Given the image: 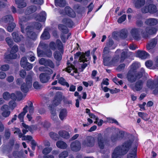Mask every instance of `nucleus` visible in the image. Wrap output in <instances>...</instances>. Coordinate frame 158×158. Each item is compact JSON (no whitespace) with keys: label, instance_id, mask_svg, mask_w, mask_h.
Wrapping results in <instances>:
<instances>
[{"label":"nucleus","instance_id":"obj_4","mask_svg":"<svg viewBox=\"0 0 158 158\" xmlns=\"http://www.w3.org/2000/svg\"><path fill=\"white\" fill-rule=\"evenodd\" d=\"M90 52L88 51L85 53H82L81 54L80 52H78L75 54V58H77L80 56L79 61L80 62H82L84 64L81 65V68L83 70L87 65V63H85V62L88 61L90 59Z\"/></svg>","mask_w":158,"mask_h":158},{"label":"nucleus","instance_id":"obj_18","mask_svg":"<svg viewBox=\"0 0 158 158\" xmlns=\"http://www.w3.org/2000/svg\"><path fill=\"white\" fill-rule=\"evenodd\" d=\"M65 13L69 16L73 18L75 17L76 14L74 11L69 7H65L64 9Z\"/></svg>","mask_w":158,"mask_h":158},{"label":"nucleus","instance_id":"obj_53","mask_svg":"<svg viewBox=\"0 0 158 158\" xmlns=\"http://www.w3.org/2000/svg\"><path fill=\"white\" fill-rule=\"evenodd\" d=\"M10 67L8 64H4L1 66L0 69L3 71H7L9 69Z\"/></svg>","mask_w":158,"mask_h":158},{"label":"nucleus","instance_id":"obj_2","mask_svg":"<svg viewBox=\"0 0 158 158\" xmlns=\"http://www.w3.org/2000/svg\"><path fill=\"white\" fill-rule=\"evenodd\" d=\"M133 139L127 140L122 146L117 147L114 150L112 158H121L123 155L127 153L130 147L132 145Z\"/></svg>","mask_w":158,"mask_h":158},{"label":"nucleus","instance_id":"obj_64","mask_svg":"<svg viewBox=\"0 0 158 158\" xmlns=\"http://www.w3.org/2000/svg\"><path fill=\"white\" fill-rule=\"evenodd\" d=\"M26 74V72L24 70H22L20 72V76L22 78H24L25 77Z\"/></svg>","mask_w":158,"mask_h":158},{"label":"nucleus","instance_id":"obj_40","mask_svg":"<svg viewBox=\"0 0 158 158\" xmlns=\"http://www.w3.org/2000/svg\"><path fill=\"white\" fill-rule=\"evenodd\" d=\"M138 115L144 120L147 121L149 119V117L148 116V115L146 113L139 112L138 113Z\"/></svg>","mask_w":158,"mask_h":158},{"label":"nucleus","instance_id":"obj_54","mask_svg":"<svg viewBox=\"0 0 158 158\" xmlns=\"http://www.w3.org/2000/svg\"><path fill=\"white\" fill-rule=\"evenodd\" d=\"M52 150L51 148H46L43 150V153L44 154H47L49 153Z\"/></svg>","mask_w":158,"mask_h":158},{"label":"nucleus","instance_id":"obj_24","mask_svg":"<svg viewBox=\"0 0 158 158\" xmlns=\"http://www.w3.org/2000/svg\"><path fill=\"white\" fill-rule=\"evenodd\" d=\"M68 66L67 68H66V71L69 73H71L72 71L73 73H77V69L74 66L73 64H70V63H68Z\"/></svg>","mask_w":158,"mask_h":158},{"label":"nucleus","instance_id":"obj_27","mask_svg":"<svg viewBox=\"0 0 158 158\" xmlns=\"http://www.w3.org/2000/svg\"><path fill=\"white\" fill-rule=\"evenodd\" d=\"M62 23L66 26L72 27L73 25V21L70 19L67 18H64L62 20Z\"/></svg>","mask_w":158,"mask_h":158},{"label":"nucleus","instance_id":"obj_23","mask_svg":"<svg viewBox=\"0 0 158 158\" xmlns=\"http://www.w3.org/2000/svg\"><path fill=\"white\" fill-rule=\"evenodd\" d=\"M157 43L156 40H151L147 44L146 47L148 50L153 48Z\"/></svg>","mask_w":158,"mask_h":158},{"label":"nucleus","instance_id":"obj_59","mask_svg":"<svg viewBox=\"0 0 158 158\" xmlns=\"http://www.w3.org/2000/svg\"><path fill=\"white\" fill-rule=\"evenodd\" d=\"M46 66H48L52 68L54 67V65L52 62L50 60H48Z\"/></svg>","mask_w":158,"mask_h":158},{"label":"nucleus","instance_id":"obj_21","mask_svg":"<svg viewBox=\"0 0 158 158\" xmlns=\"http://www.w3.org/2000/svg\"><path fill=\"white\" fill-rule=\"evenodd\" d=\"M119 57L118 55L116 56L110 61V63L105 62L106 65H110V66H114L117 64L118 61Z\"/></svg>","mask_w":158,"mask_h":158},{"label":"nucleus","instance_id":"obj_36","mask_svg":"<svg viewBox=\"0 0 158 158\" xmlns=\"http://www.w3.org/2000/svg\"><path fill=\"white\" fill-rule=\"evenodd\" d=\"M136 146L134 147L133 150H132V153H130L127 155V158H135L136 153L137 151Z\"/></svg>","mask_w":158,"mask_h":158},{"label":"nucleus","instance_id":"obj_11","mask_svg":"<svg viewBox=\"0 0 158 158\" xmlns=\"http://www.w3.org/2000/svg\"><path fill=\"white\" fill-rule=\"evenodd\" d=\"M143 84L144 82L143 81L139 80L137 81L135 85H130V87L134 91H139L142 89Z\"/></svg>","mask_w":158,"mask_h":158},{"label":"nucleus","instance_id":"obj_28","mask_svg":"<svg viewBox=\"0 0 158 158\" xmlns=\"http://www.w3.org/2000/svg\"><path fill=\"white\" fill-rule=\"evenodd\" d=\"M120 135H112L111 138V140L113 142H115L117 140L122 139L124 136V134L122 132H120Z\"/></svg>","mask_w":158,"mask_h":158},{"label":"nucleus","instance_id":"obj_31","mask_svg":"<svg viewBox=\"0 0 158 158\" xmlns=\"http://www.w3.org/2000/svg\"><path fill=\"white\" fill-rule=\"evenodd\" d=\"M67 114V112L66 110L65 109H62L60 112L59 117L61 120H63L66 118Z\"/></svg>","mask_w":158,"mask_h":158},{"label":"nucleus","instance_id":"obj_41","mask_svg":"<svg viewBox=\"0 0 158 158\" xmlns=\"http://www.w3.org/2000/svg\"><path fill=\"white\" fill-rule=\"evenodd\" d=\"M36 10V8L35 6H31L27 8V10L26 12V13L27 14H30L35 12Z\"/></svg>","mask_w":158,"mask_h":158},{"label":"nucleus","instance_id":"obj_13","mask_svg":"<svg viewBox=\"0 0 158 158\" xmlns=\"http://www.w3.org/2000/svg\"><path fill=\"white\" fill-rule=\"evenodd\" d=\"M18 50V48L16 45H14L12 48L10 53L6 56L5 57L8 59H15L16 58L17 55L15 53Z\"/></svg>","mask_w":158,"mask_h":158},{"label":"nucleus","instance_id":"obj_44","mask_svg":"<svg viewBox=\"0 0 158 158\" xmlns=\"http://www.w3.org/2000/svg\"><path fill=\"white\" fill-rule=\"evenodd\" d=\"M123 52L121 53V60L122 61H123L127 57L128 50L125 49L123 50Z\"/></svg>","mask_w":158,"mask_h":158},{"label":"nucleus","instance_id":"obj_3","mask_svg":"<svg viewBox=\"0 0 158 158\" xmlns=\"http://www.w3.org/2000/svg\"><path fill=\"white\" fill-rule=\"evenodd\" d=\"M28 19L25 17H22L20 19L19 23L21 26V31L23 33L26 32L27 35L28 37L31 39L36 38V34L33 32L32 27L30 26H27V22Z\"/></svg>","mask_w":158,"mask_h":158},{"label":"nucleus","instance_id":"obj_34","mask_svg":"<svg viewBox=\"0 0 158 158\" xmlns=\"http://www.w3.org/2000/svg\"><path fill=\"white\" fill-rule=\"evenodd\" d=\"M140 66V64L138 62H135L132 64L131 66L130 69L129 71L132 72H135V71Z\"/></svg>","mask_w":158,"mask_h":158},{"label":"nucleus","instance_id":"obj_62","mask_svg":"<svg viewBox=\"0 0 158 158\" xmlns=\"http://www.w3.org/2000/svg\"><path fill=\"white\" fill-rule=\"evenodd\" d=\"M9 105L11 108H14L16 106V103L14 100L10 101L9 103Z\"/></svg>","mask_w":158,"mask_h":158},{"label":"nucleus","instance_id":"obj_52","mask_svg":"<svg viewBox=\"0 0 158 158\" xmlns=\"http://www.w3.org/2000/svg\"><path fill=\"white\" fill-rule=\"evenodd\" d=\"M3 97L4 99L6 100H8L10 98L11 96L8 92H5L3 94Z\"/></svg>","mask_w":158,"mask_h":158},{"label":"nucleus","instance_id":"obj_12","mask_svg":"<svg viewBox=\"0 0 158 158\" xmlns=\"http://www.w3.org/2000/svg\"><path fill=\"white\" fill-rule=\"evenodd\" d=\"M107 48H105L103 50V63L105 66H109L110 65H106L105 62L110 63L111 60H110V56L109 54V52Z\"/></svg>","mask_w":158,"mask_h":158},{"label":"nucleus","instance_id":"obj_63","mask_svg":"<svg viewBox=\"0 0 158 158\" xmlns=\"http://www.w3.org/2000/svg\"><path fill=\"white\" fill-rule=\"evenodd\" d=\"M39 46L42 49H46L48 47L47 45L42 42L40 43Z\"/></svg>","mask_w":158,"mask_h":158},{"label":"nucleus","instance_id":"obj_6","mask_svg":"<svg viewBox=\"0 0 158 158\" xmlns=\"http://www.w3.org/2000/svg\"><path fill=\"white\" fill-rule=\"evenodd\" d=\"M34 75V74L33 72L28 75L26 78V83H24L21 85V89L23 92H27L29 89L31 87L32 85V78Z\"/></svg>","mask_w":158,"mask_h":158},{"label":"nucleus","instance_id":"obj_42","mask_svg":"<svg viewBox=\"0 0 158 158\" xmlns=\"http://www.w3.org/2000/svg\"><path fill=\"white\" fill-rule=\"evenodd\" d=\"M12 35L14 39L21 40L23 38V36L19 35L18 32H13L12 33Z\"/></svg>","mask_w":158,"mask_h":158},{"label":"nucleus","instance_id":"obj_8","mask_svg":"<svg viewBox=\"0 0 158 158\" xmlns=\"http://www.w3.org/2000/svg\"><path fill=\"white\" fill-rule=\"evenodd\" d=\"M97 144L99 148L101 149L109 145V140L106 138H104L101 135H98L97 139Z\"/></svg>","mask_w":158,"mask_h":158},{"label":"nucleus","instance_id":"obj_33","mask_svg":"<svg viewBox=\"0 0 158 158\" xmlns=\"http://www.w3.org/2000/svg\"><path fill=\"white\" fill-rule=\"evenodd\" d=\"M27 106H26L24 107L23 109V111L20 113L18 116V118L21 122H23L24 116L27 112Z\"/></svg>","mask_w":158,"mask_h":158},{"label":"nucleus","instance_id":"obj_35","mask_svg":"<svg viewBox=\"0 0 158 158\" xmlns=\"http://www.w3.org/2000/svg\"><path fill=\"white\" fill-rule=\"evenodd\" d=\"M41 38L42 40H48L50 38V35L46 29H45L41 35Z\"/></svg>","mask_w":158,"mask_h":158},{"label":"nucleus","instance_id":"obj_25","mask_svg":"<svg viewBox=\"0 0 158 158\" xmlns=\"http://www.w3.org/2000/svg\"><path fill=\"white\" fill-rule=\"evenodd\" d=\"M14 20L13 18L11 15H8L3 17L2 19V21L5 23H9L12 22Z\"/></svg>","mask_w":158,"mask_h":158},{"label":"nucleus","instance_id":"obj_29","mask_svg":"<svg viewBox=\"0 0 158 158\" xmlns=\"http://www.w3.org/2000/svg\"><path fill=\"white\" fill-rule=\"evenodd\" d=\"M145 3L144 0H135L134 2L136 8H139L143 6Z\"/></svg>","mask_w":158,"mask_h":158},{"label":"nucleus","instance_id":"obj_5","mask_svg":"<svg viewBox=\"0 0 158 158\" xmlns=\"http://www.w3.org/2000/svg\"><path fill=\"white\" fill-rule=\"evenodd\" d=\"M140 72H135L129 71L127 75L128 81L131 82H135L137 79H139L142 77L144 71L143 68L141 69Z\"/></svg>","mask_w":158,"mask_h":158},{"label":"nucleus","instance_id":"obj_60","mask_svg":"<svg viewBox=\"0 0 158 158\" xmlns=\"http://www.w3.org/2000/svg\"><path fill=\"white\" fill-rule=\"evenodd\" d=\"M32 2L35 4H41L43 3V0H31Z\"/></svg>","mask_w":158,"mask_h":158},{"label":"nucleus","instance_id":"obj_7","mask_svg":"<svg viewBox=\"0 0 158 158\" xmlns=\"http://www.w3.org/2000/svg\"><path fill=\"white\" fill-rule=\"evenodd\" d=\"M146 86L150 89H153V94H156L158 93V77L155 81L152 79L148 80L146 83Z\"/></svg>","mask_w":158,"mask_h":158},{"label":"nucleus","instance_id":"obj_22","mask_svg":"<svg viewBox=\"0 0 158 158\" xmlns=\"http://www.w3.org/2000/svg\"><path fill=\"white\" fill-rule=\"evenodd\" d=\"M138 56L142 59H145L149 56V54L144 51H138L137 53Z\"/></svg>","mask_w":158,"mask_h":158},{"label":"nucleus","instance_id":"obj_10","mask_svg":"<svg viewBox=\"0 0 158 158\" xmlns=\"http://www.w3.org/2000/svg\"><path fill=\"white\" fill-rule=\"evenodd\" d=\"M142 11L144 13H147L148 12L153 13L156 12L157 11V9L156 6L152 4L149 5H146L142 8Z\"/></svg>","mask_w":158,"mask_h":158},{"label":"nucleus","instance_id":"obj_16","mask_svg":"<svg viewBox=\"0 0 158 158\" xmlns=\"http://www.w3.org/2000/svg\"><path fill=\"white\" fill-rule=\"evenodd\" d=\"M62 100V96L60 92L57 93L52 102L53 106H56L58 105Z\"/></svg>","mask_w":158,"mask_h":158},{"label":"nucleus","instance_id":"obj_17","mask_svg":"<svg viewBox=\"0 0 158 158\" xmlns=\"http://www.w3.org/2000/svg\"><path fill=\"white\" fill-rule=\"evenodd\" d=\"M50 76L45 73H41L40 75V78L41 82L42 83H46L50 79Z\"/></svg>","mask_w":158,"mask_h":158},{"label":"nucleus","instance_id":"obj_1","mask_svg":"<svg viewBox=\"0 0 158 158\" xmlns=\"http://www.w3.org/2000/svg\"><path fill=\"white\" fill-rule=\"evenodd\" d=\"M139 29L135 28L132 29L131 33L134 39H147L150 36L156 34L158 31L157 27H147L145 30H142L139 35L137 34Z\"/></svg>","mask_w":158,"mask_h":158},{"label":"nucleus","instance_id":"obj_37","mask_svg":"<svg viewBox=\"0 0 158 158\" xmlns=\"http://www.w3.org/2000/svg\"><path fill=\"white\" fill-rule=\"evenodd\" d=\"M107 47H106L105 48H107L108 49L106 50H108L109 51V48H110V49H114L116 46V45L115 44H113V40H109V42L107 44Z\"/></svg>","mask_w":158,"mask_h":158},{"label":"nucleus","instance_id":"obj_15","mask_svg":"<svg viewBox=\"0 0 158 158\" xmlns=\"http://www.w3.org/2000/svg\"><path fill=\"white\" fill-rule=\"evenodd\" d=\"M9 107L6 105H4L1 108V110L3 111L2 114L4 117H8L10 114V112L9 110Z\"/></svg>","mask_w":158,"mask_h":158},{"label":"nucleus","instance_id":"obj_51","mask_svg":"<svg viewBox=\"0 0 158 158\" xmlns=\"http://www.w3.org/2000/svg\"><path fill=\"white\" fill-rule=\"evenodd\" d=\"M48 60L44 58H42L39 60V63L41 65L46 66Z\"/></svg>","mask_w":158,"mask_h":158},{"label":"nucleus","instance_id":"obj_45","mask_svg":"<svg viewBox=\"0 0 158 158\" xmlns=\"http://www.w3.org/2000/svg\"><path fill=\"white\" fill-rule=\"evenodd\" d=\"M54 57L57 60H60L62 58V56L61 53L57 51L54 54Z\"/></svg>","mask_w":158,"mask_h":158},{"label":"nucleus","instance_id":"obj_38","mask_svg":"<svg viewBox=\"0 0 158 158\" xmlns=\"http://www.w3.org/2000/svg\"><path fill=\"white\" fill-rule=\"evenodd\" d=\"M55 5L60 7H64L65 4V0H55Z\"/></svg>","mask_w":158,"mask_h":158},{"label":"nucleus","instance_id":"obj_55","mask_svg":"<svg viewBox=\"0 0 158 158\" xmlns=\"http://www.w3.org/2000/svg\"><path fill=\"white\" fill-rule=\"evenodd\" d=\"M33 86L36 89H40L41 88V85L37 81L33 83Z\"/></svg>","mask_w":158,"mask_h":158},{"label":"nucleus","instance_id":"obj_56","mask_svg":"<svg viewBox=\"0 0 158 158\" xmlns=\"http://www.w3.org/2000/svg\"><path fill=\"white\" fill-rule=\"evenodd\" d=\"M126 18V15H123L118 19V22L119 23H121L125 20Z\"/></svg>","mask_w":158,"mask_h":158},{"label":"nucleus","instance_id":"obj_43","mask_svg":"<svg viewBox=\"0 0 158 158\" xmlns=\"http://www.w3.org/2000/svg\"><path fill=\"white\" fill-rule=\"evenodd\" d=\"M28 63L27 62V59L26 57H22L20 61V65L23 68H25L27 63Z\"/></svg>","mask_w":158,"mask_h":158},{"label":"nucleus","instance_id":"obj_58","mask_svg":"<svg viewBox=\"0 0 158 158\" xmlns=\"http://www.w3.org/2000/svg\"><path fill=\"white\" fill-rule=\"evenodd\" d=\"M33 67L32 64L29 63H28L25 66V68H23L27 71H28L32 69Z\"/></svg>","mask_w":158,"mask_h":158},{"label":"nucleus","instance_id":"obj_50","mask_svg":"<svg viewBox=\"0 0 158 158\" xmlns=\"http://www.w3.org/2000/svg\"><path fill=\"white\" fill-rule=\"evenodd\" d=\"M57 46L59 49L60 52L62 53L63 52V45L61 42L60 41V40H58L57 42Z\"/></svg>","mask_w":158,"mask_h":158},{"label":"nucleus","instance_id":"obj_20","mask_svg":"<svg viewBox=\"0 0 158 158\" xmlns=\"http://www.w3.org/2000/svg\"><path fill=\"white\" fill-rule=\"evenodd\" d=\"M158 23V20L155 18H150L147 19L145 23L148 25L154 26L156 25Z\"/></svg>","mask_w":158,"mask_h":158},{"label":"nucleus","instance_id":"obj_26","mask_svg":"<svg viewBox=\"0 0 158 158\" xmlns=\"http://www.w3.org/2000/svg\"><path fill=\"white\" fill-rule=\"evenodd\" d=\"M15 2L19 8H24L27 6L26 3L24 0H15Z\"/></svg>","mask_w":158,"mask_h":158},{"label":"nucleus","instance_id":"obj_48","mask_svg":"<svg viewBox=\"0 0 158 158\" xmlns=\"http://www.w3.org/2000/svg\"><path fill=\"white\" fill-rule=\"evenodd\" d=\"M50 137L53 139L56 140L59 139L58 135L54 132H51L50 133Z\"/></svg>","mask_w":158,"mask_h":158},{"label":"nucleus","instance_id":"obj_14","mask_svg":"<svg viewBox=\"0 0 158 158\" xmlns=\"http://www.w3.org/2000/svg\"><path fill=\"white\" fill-rule=\"evenodd\" d=\"M71 149L74 151H78L81 148V144L80 142L76 140L73 142L70 145Z\"/></svg>","mask_w":158,"mask_h":158},{"label":"nucleus","instance_id":"obj_19","mask_svg":"<svg viewBox=\"0 0 158 158\" xmlns=\"http://www.w3.org/2000/svg\"><path fill=\"white\" fill-rule=\"evenodd\" d=\"M46 14L44 11L42 12L40 14L35 17V19L39 21L44 22L46 19Z\"/></svg>","mask_w":158,"mask_h":158},{"label":"nucleus","instance_id":"obj_30","mask_svg":"<svg viewBox=\"0 0 158 158\" xmlns=\"http://www.w3.org/2000/svg\"><path fill=\"white\" fill-rule=\"evenodd\" d=\"M57 147L62 149H65L67 147V144L64 141H59L56 143Z\"/></svg>","mask_w":158,"mask_h":158},{"label":"nucleus","instance_id":"obj_32","mask_svg":"<svg viewBox=\"0 0 158 158\" xmlns=\"http://www.w3.org/2000/svg\"><path fill=\"white\" fill-rule=\"evenodd\" d=\"M58 134L60 136L63 138L67 139L69 137V134L65 131H59Z\"/></svg>","mask_w":158,"mask_h":158},{"label":"nucleus","instance_id":"obj_47","mask_svg":"<svg viewBox=\"0 0 158 158\" xmlns=\"http://www.w3.org/2000/svg\"><path fill=\"white\" fill-rule=\"evenodd\" d=\"M16 26L15 23H11L7 27V30L9 32L12 31Z\"/></svg>","mask_w":158,"mask_h":158},{"label":"nucleus","instance_id":"obj_39","mask_svg":"<svg viewBox=\"0 0 158 158\" xmlns=\"http://www.w3.org/2000/svg\"><path fill=\"white\" fill-rule=\"evenodd\" d=\"M58 82L63 85L66 86L67 87H69V84L62 77L58 79Z\"/></svg>","mask_w":158,"mask_h":158},{"label":"nucleus","instance_id":"obj_9","mask_svg":"<svg viewBox=\"0 0 158 158\" xmlns=\"http://www.w3.org/2000/svg\"><path fill=\"white\" fill-rule=\"evenodd\" d=\"M95 143V139L94 138L91 136H88L82 141V145L84 147H92L94 146Z\"/></svg>","mask_w":158,"mask_h":158},{"label":"nucleus","instance_id":"obj_57","mask_svg":"<svg viewBox=\"0 0 158 158\" xmlns=\"http://www.w3.org/2000/svg\"><path fill=\"white\" fill-rule=\"evenodd\" d=\"M23 140L31 141L32 139V137L30 135L24 136L22 138Z\"/></svg>","mask_w":158,"mask_h":158},{"label":"nucleus","instance_id":"obj_49","mask_svg":"<svg viewBox=\"0 0 158 158\" xmlns=\"http://www.w3.org/2000/svg\"><path fill=\"white\" fill-rule=\"evenodd\" d=\"M68 152L66 151H64L60 153L59 155V158H65L68 156Z\"/></svg>","mask_w":158,"mask_h":158},{"label":"nucleus","instance_id":"obj_61","mask_svg":"<svg viewBox=\"0 0 158 158\" xmlns=\"http://www.w3.org/2000/svg\"><path fill=\"white\" fill-rule=\"evenodd\" d=\"M98 118H96V121L94 122L95 123H97L98 126H100L102 125L103 123V121L102 119H100L99 122H98Z\"/></svg>","mask_w":158,"mask_h":158},{"label":"nucleus","instance_id":"obj_46","mask_svg":"<svg viewBox=\"0 0 158 158\" xmlns=\"http://www.w3.org/2000/svg\"><path fill=\"white\" fill-rule=\"evenodd\" d=\"M51 110V118L53 119V120H56L57 118V116L55 111L54 110H52V107H50Z\"/></svg>","mask_w":158,"mask_h":158}]
</instances>
